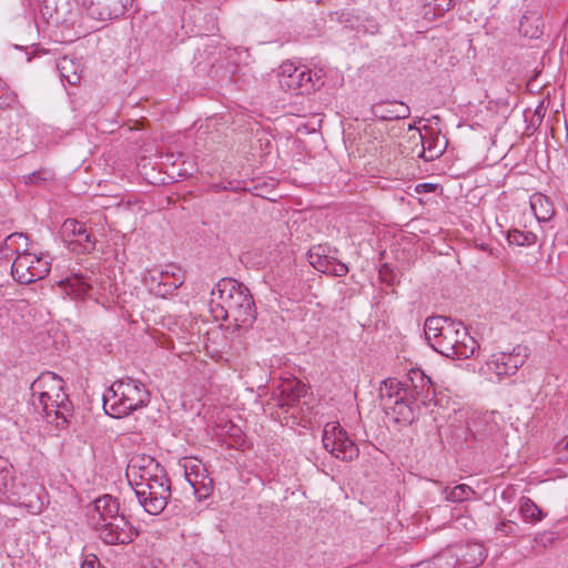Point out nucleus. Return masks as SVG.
<instances>
[{
	"instance_id": "obj_1",
	"label": "nucleus",
	"mask_w": 568,
	"mask_h": 568,
	"mask_svg": "<svg viewBox=\"0 0 568 568\" xmlns=\"http://www.w3.org/2000/svg\"><path fill=\"white\" fill-rule=\"evenodd\" d=\"M125 476L139 504L150 515H160L171 497V481L151 456L136 454L129 460Z\"/></svg>"
},
{
	"instance_id": "obj_2",
	"label": "nucleus",
	"mask_w": 568,
	"mask_h": 568,
	"mask_svg": "<svg viewBox=\"0 0 568 568\" xmlns=\"http://www.w3.org/2000/svg\"><path fill=\"white\" fill-rule=\"evenodd\" d=\"M125 476L139 504L150 515H160L171 497V481L151 456L136 454L129 460Z\"/></svg>"
},
{
	"instance_id": "obj_3",
	"label": "nucleus",
	"mask_w": 568,
	"mask_h": 568,
	"mask_svg": "<svg viewBox=\"0 0 568 568\" xmlns=\"http://www.w3.org/2000/svg\"><path fill=\"white\" fill-rule=\"evenodd\" d=\"M125 476L139 504L150 515H160L171 497V481L151 456L136 454L129 460Z\"/></svg>"
},
{
	"instance_id": "obj_4",
	"label": "nucleus",
	"mask_w": 568,
	"mask_h": 568,
	"mask_svg": "<svg viewBox=\"0 0 568 568\" xmlns=\"http://www.w3.org/2000/svg\"><path fill=\"white\" fill-rule=\"evenodd\" d=\"M211 312L216 321H229L246 328L255 320V305L248 288L233 278H222L211 293Z\"/></svg>"
},
{
	"instance_id": "obj_5",
	"label": "nucleus",
	"mask_w": 568,
	"mask_h": 568,
	"mask_svg": "<svg viewBox=\"0 0 568 568\" xmlns=\"http://www.w3.org/2000/svg\"><path fill=\"white\" fill-rule=\"evenodd\" d=\"M424 332L428 344L446 357L468 358L476 349L477 342L469 335L467 328L450 318L428 317L424 324Z\"/></svg>"
},
{
	"instance_id": "obj_6",
	"label": "nucleus",
	"mask_w": 568,
	"mask_h": 568,
	"mask_svg": "<svg viewBox=\"0 0 568 568\" xmlns=\"http://www.w3.org/2000/svg\"><path fill=\"white\" fill-rule=\"evenodd\" d=\"M31 405L48 423L64 428L71 413V403L64 393L63 379L52 372H44L31 384Z\"/></svg>"
},
{
	"instance_id": "obj_7",
	"label": "nucleus",
	"mask_w": 568,
	"mask_h": 568,
	"mask_svg": "<svg viewBox=\"0 0 568 568\" xmlns=\"http://www.w3.org/2000/svg\"><path fill=\"white\" fill-rule=\"evenodd\" d=\"M149 402L145 386L134 378L128 377L114 382L103 395V409L114 418L128 416Z\"/></svg>"
},
{
	"instance_id": "obj_8",
	"label": "nucleus",
	"mask_w": 568,
	"mask_h": 568,
	"mask_svg": "<svg viewBox=\"0 0 568 568\" xmlns=\"http://www.w3.org/2000/svg\"><path fill=\"white\" fill-rule=\"evenodd\" d=\"M51 270L49 254L30 251L26 246L12 262L11 275L20 284H31L44 278Z\"/></svg>"
},
{
	"instance_id": "obj_9",
	"label": "nucleus",
	"mask_w": 568,
	"mask_h": 568,
	"mask_svg": "<svg viewBox=\"0 0 568 568\" xmlns=\"http://www.w3.org/2000/svg\"><path fill=\"white\" fill-rule=\"evenodd\" d=\"M322 442L324 448L337 459L351 462L358 457L359 449L357 445L336 422L325 424Z\"/></svg>"
},
{
	"instance_id": "obj_10",
	"label": "nucleus",
	"mask_w": 568,
	"mask_h": 568,
	"mask_svg": "<svg viewBox=\"0 0 568 568\" xmlns=\"http://www.w3.org/2000/svg\"><path fill=\"white\" fill-rule=\"evenodd\" d=\"M143 282L152 294L165 298L183 284L184 274L178 265L169 264L164 268L148 270Z\"/></svg>"
},
{
	"instance_id": "obj_11",
	"label": "nucleus",
	"mask_w": 568,
	"mask_h": 568,
	"mask_svg": "<svg viewBox=\"0 0 568 568\" xmlns=\"http://www.w3.org/2000/svg\"><path fill=\"white\" fill-rule=\"evenodd\" d=\"M61 236L69 250L78 254H90L97 245L93 230L74 219H67L61 225Z\"/></svg>"
},
{
	"instance_id": "obj_12",
	"label": "nucleus",
	"mask_w": 568,
	"mask_h": 568,
	"mask_svg": "<svg viewBox=\"0 0 568 568\" xmlns=\"http://www.w3.org/2000/svg\"><path fill=\"white\" fill-rule=\"evenodd\" d=\"M93 529L106 545H126L132 542L138 535L136 529L123 514L105 523L98 524Z\"/></svg>"
},
{
	"instance_id": "obj_13",
	"label": "nucleus",
	"mask_w": 568,
	"mask_h": 568,
	"mask_svg": "<svg viewBox=\"0 0 568 568\" xmlns=\"http://www.w3.org/2000/svg\"><path fill=\"white\" fill-rule=\"evenodd\" d=\"M528 357L527 347L517 345L513 352H500L490 356L487 367L498 377L511 376L521 367Z\"/></svg>"
},
{
	"instance_id": "obj_14",
	"label": "nucleus",
	"mask_w": 568,
	"mask_h": 568,
	"mask_svg": "<svg viewBox=\"0 0 568 568\" xmlns=\"http://www.w3.org/2000/svg\"><path fill=\"white\" fill-rule=\"evenodd\" d=\"M280 84L287 90L297 91L298 94L315 90L311 70L305 67H295L293 63H283L278 73Z\"/></svg>"
},
{
	"instance_id": "obj_15",
	"label": "nucleus",
	"mask_w": 568,
	"mask_h": 568,
	"mask_svg": "<svg viewBox=\"0 0 568 568\" xmlns=\"http://www.w3.org/2000/svg\"><path fill=\"white\" fill-rule=\"evenodd\" d=\"M132 0H78L85 13L98 21L122 17Z\"/></svg>"
},
{
	"instance_id": "obj_16",
	"label": "nucleus",
	"mask_w": 568,
	"mask_h": 568,
	"mask_svg": "<svg viewBox=\"0 0 568 568\" xmlns=\"http://www.w3.org/2000/svg\"><path fill=\"white\" fill-rule=\"evenodd\" d=\"M403 390L424 405L435 396L430 378L420 368H413L407 373Z\"/></svg>"
},
{
	"instance_id": "obj_17",
	"label": "nucleus",
	"mask_w": 568,
	"mask_h": 568,
	"mask_svg": "<svg viewBox=\"0 0 568 568\" xmlns=\"http://www.w3.org/2000/svg\"><path fill=\"white\" fill-rule=\"evenodd\" d=\"M94 282V273L82 270H72L70 274L60 282V286L67 294L74 298H83L92 288Z\"/></svg>"
},
{
	"instance_id": "obj_18",
	"label": "nucleus",
	"mask_w": 568,
	"mask_h": 568,
	"mask_svg": "<svg viewBox=\"0 0 568 568\" xmlns=\"http://www.w3.org/2000/svg\"><path fill=\"white\" fill-rule=\"evenodd\" d=\"M305 394V384L297 378H287L280 384L277 390L274 393V397L281 408H290L298 404Z\"/></svg>"
},
{
	"instance_id": "obj_19",
	"label": "nucleus",
	"mask_w": 568,
	"mask_h": 568,
	"mask_svg": "<svg viewBox=\"0 0 568 568\" xmlns=\"http://www.w3.org/2000/svg\"><path fill=\"white\" fill-rule=\"evenodd\" d=\"M120 515V504L118 499L111 495H103L94 500L93 508L89 513L90 525L93 528L98 526V524L105 523Z\"/></svg>"
},
{
	"instance_id": "obj_20",
	"label": "nucleus",
	"mask_w": 568,
	"mask_h": 568,
	"mask_svg": "<svg viewBox=\"0 0 568 568\" xmlns=\"http://www.w3.org/2000/svg\"><path fill=\"white\" fill-rule=\"evenodd\" d=\"M14 477L12 465L7 458L0 456V501L14 504L18 496L13 491Z\"/></svg>"
},
{
	"instance_id": "obj_21",
	"label": "nucleus",
	"mask_w": 568,
	"mask_h": 568,
	"mask_svg": "<svg viewBox=\"0 0 568 568\" xmlns=\"http://www.w3.org/2000/svg\"><path fill=\"white\" fill-rule=\"evenodd\" d=\"M373 114L385 121L406 119L410 114L409 106L403 102H381L373 105Z\"/></svg>"
},
{
	"instance_id": "obj_22",
	"label": "nucleus",
	"mask_w": 568,
	"mask_h": 568,
	"mask_svg": "<svg viewBox=\"0 0 568 568\" xmlns=\"http://www.w3.org/2000/svg\"><path fill=\"white\" fill-rule=\"evenodd\" d=\"M544 21L537 11L526 12L519 22V32L529 39H538L542 34Z\"/></svg>"
},
{
	"instance_id": "obj_23",
	"label": "nucleus",
	"mask_w": 568,
	"mask_h": 568,
	"mask_svg": "<svg viewBox=\"0 0 568 568\" xmlns=\"http://www.w3.org/2000/svg\"><path fill=\"white\" fill-rule=\"evenodd\" d=\"M530 207L539 222H548L555 214L552 202L541 193H535L530 196Z\"/></svg>"
},
{
	"instance_id": "obj_24",
	"label": "nucleus",
	"mask_w": 568,
	"mask_h": 568,
	"mask_svg": "<svg viewBox=\"0 0 568 568\" xmlns=\"http://www.w3.org/2000/svg\"><path fill=\"white\" fill-rule=\"evenodd\" d=\"M28 236L24 233L14 232L8 235L0 247L3 252V257L9 258L13 254L19 255L26 246H29Z\"/></svg>"
},
{
	"instance_id": "obj_25",
	"label": "nucleus",
	"mask_w": 568,
	"mask_h": 568,
	"mask_svg": "<svg viewBox=\"0 0 568 568\" xmlns=\"http://www.w3.org/2000/svg\"><path fill=\"white\" fill-rule=\"evenodd\" d=\"M519 513L524 520L530 524H537L544 518L542 510L529 497L520 499Z\"/></svg>"
},
{
	"instance_id": "obj_26",
	"label": "nucleus",
	"mask_w": 568,
	"mask_h": 568,
	"mask_svg": "<svg viewBox=\"0 0 568 568\" xmlns=\"http://www.w3.org/2000/svg\"><path fill=\"white\" fill-rule=\"evenodd\" d=\"M333 257H329L325 254V248L322 246H316L308 252V261L311 265L322 273H327L331 267V262Z\"/></svg>"
},
{
	"instance_id": "obj_27",
	"label": "nucleus",
	"mask_w": 568,
	"mask_h": 568,
	"mask_svg": "<svg viewBox=\"0 0 568 568\" xmlns=\"http://www.w3.org/2000/svg\"><path fill=\"white\" fill-rule=\"evenodd\" d=\"M58 69L60 70L61 78L68 83L75 85L79 83L81 77L75 70V65L71 59L63 57L59 63Z\"/></svg>"
},
{
	"instance_id": "obj_28",
	"label": "nucleus",
	"mask_w": 568,
	"mask_h": 568,
	"mask_svg": "<svg viewBox=\"0 0 568 568\" xmlns=\"http://www.w3.org/2000/svg\"><path fill=\"white\" fill-rule=\"evenodd\" d=\"M507 240L510 244L530 246L536 243L537 236L529 231L511 230L508 232Z\"/></svg>"
},
{
	"instance_id": "obj_29",
	"label": "nucleus",
	"mask_w": 568,
	"mask_h": 568,
	"mask_svg": "<svg viewBox=\"0 0 568 568\" xmlns=\"http://www.w3.org/2000/svg\"><path fill=\"white\" fill-rule=\"evenodd\" d=\"M446 499L453 503H462L468 500L475 494L473 488L466 484H460L452 489H445Z\"/></svg>"
},
{
	"instance_id": "obj_30",
	"label": "nucleus",
	"mask_w": 568,
	"mask_h": 568,
	"mask_svg": "<svg viewBox=\"0 0 568 568\" xmlns=\"http://www.w3.org/2000/svg\"><path fill=\"white\" fill-rule=\"evenodd\" d=\"M491 429L493 426L490 425L489 430ZM468 430L469 438L478 444H484L490 436V432L487 430V425L481 420H475Z\"/></svg>"
},
{
	"instance_id": "obj_31",
	"label": "nucleus",
	"mask_w": 568,
	"mask_h": 568,
	"mask_svg": "<svg viewBox=\"0 0 568 568\" xmlns=\"http://www.w3.org/2000/svg\"><path fill=\"white\" fill-rule=\"evenodd\" d=\"M184 471H185V478L186 480L192 484H199V478L202 477V475H205V469L201 465V463L196 459L192 460L189 459L183 465Z\"/></svg>"
},
{
	"instance_id": "obj_32",
	"label": "nucleus",
	"mask_w": 568,
	"mask_h": 568,
	"mask_svg": "<svg viewBox=\"0 0 568 568\" xmlns=\"http://www.w3.org/2000/svg\"><path fill=\"white\" fill-rule=\"evenodd\" d=\"M455 0H427L425 7L428 8L425 11V16L433 14V17L442 16L446 11L450 10Z\"/></svg>"
},
{
	"instance_id": "obj_33",
	"label": "nucleus",
	"mask_w": 568,
	"mask_h": 568,
	"mask_svg": "<svg viewBox=\"0 0 568 568\" xmlns=\"http://www.w3.org/2000/svg\"><path fill=\"white\" fill-rule=\"evenodd\" d=\"M419 138L423 146L420 156L424 158L426 161H432L443 153V150L440 148L433 143L430 139L425 138L420 132Z\"/></svg>"
},
{
	"instance_id": "obj_34",
	"label": "nucleus",
	"mask_w": 568,
	"mask_h": 568,
	"mask_svg": "<svg viewBox=\"0 0 568 568\" xmlns=\"http://www.w3.org/2000/svg\"><path fill=\"white\" fill-rule=\"evenodd\" d=\"M193 488V493L195 497L201 500L207 498L212 493V479H210L206 475H202L199 478V484H190Z\"/></svg>"
},
{
	"instance_id": "obj_35",
	"label": "nucleus",
	"mask_w": 568,
	"mask_h": 568,
	"mask_svg": "<svg viewBox=\"0 0 568 568\" xmlns=\"http://www.w3.org/2000/svg\"><path fill=\"white\" fill-rule=\"evenodd\" d=\"M464 557L473 567H477L484 562L486 555L483 546L473 545L467 548V552L464 555Z\"/></svg>"
},
{
	"instance_id": "obj_36",
	"label": "nucleus",
	"mask_w": 568,
	"mask_h": 568,
	"mask_svg": "<svg viewBox=\"0 0 568 568\" xmlns=\"http://www.w3.org/2000/svg\"><path fill=\"white\" fill-rule=\"evenodd\" d=\"M384 386L381 388L382 397H393L399 396L400 385L402 383L395 378H388L384 383Z\"/></svg>"
},
{
	"instance_id": "obj_37",
	"label": "nucleus",
	"mask_w": 568,
	"mask_h": 568,
	"mask_svg": "<svg viewBox=\"0 0 568 568\" xmlns=\"http://www.w3.org/2000/svg\"><path fill=\"white\" fill-rule=\"evenodd\" d=\"M23 179L27 184H38L42 181H47V180L51 179V175H50V172H48L45 170H39V171H34L28 175H24Z\"/></svg>"
},
{
	"instance_id": "obj_38",
	"label": "nucleus",
	"mask_w": 568,
	"mask_h": 568,
	"mask_svg": "<svg viewBox=\"0 0 568 568\" xmlns=\"http://www.w3.org/2000/svg\"><path fill=\"white\" fill-rule=\"evenodd\" d=\"M348 272V267L346 264L337 261L336 258H332L331 267L328 268L326 274L334 275V276H345Z\"/></svg>"
},
{
	"instance_id": "obj_39",
	"label": "nucleus",
	"mask_w": 568,
	"mask_h": 568,
	"mask_svg": "<svg viewBox=\"0 0 568 568\" xmlns=\"http://www.w3.org/2000/svg\"><path fill=\"white\" fill-rule=\"evenodd\" d=\"M100 565L99 558L93 555L89 554L85 556L84 560L81 564V568H97V566Z\"/></svg>"
},
{
	"instance_id": "obj_40",
	"label": "nucleus",
	"mask_w": 568,
	"mask_h": 568,
	"mask_svg": "<svg viewBox=\"0 0 568 568\" xmlns=\"http://www.w3.org/2000/svg\"><path fill=\"white\" fill-rule=\"evenodd\" d=\"M437 185L433 183H419L415 186L416 193H430L436 190Z\"/></svg>"
},
{
	"instance_id": "obj_41",
	"label": "nucleus",
	"mask_w": 568,
	"mask_h": 568,
	"mask_svg": "<svg viewBox=\"0 0 568 568\" xmlns=\"http://www.w3.org/2000/svg\"><path fill=\"white\" fill-rule=\"evenodd\" d=\"M557 449L568 459V436L564 437L558 444Z\"/></svg>"
},
{
	"instance_id": "obj_42",
	"label": "nucleus",
	"mask_w": 568,
	"mask_h": 568,
	"mask_svg": "<svg viewBox=\"0 0 568 568\" xmlns=\"http://www.w3.org/2000/svg\"><path fill=\"white\" fill-rule=\"evenodd\" d=\"M343 21L346 23V26H347V27H351V28H358V27H357V26H355V24H354V22H353V21H351L348 18H345Z\"/></svg>"
},
{
	"instance_id": "obj_43",
	"label": "nucleus",
	"mask_w": 568,
	"mask_h": 568,
	"mask_svg": "<svg viewBox=\"0 0 568 568\" xmlns=\"http://www.w3.org/2000/svg\"><path fill=\"white\" fill-rule=\"evenodd\" d=\"M45 9H47V11L43 14L48 13L49 16H52V12L55 11L57 8L55 7L50 8L49 6H45Z\"/></svg>"
},
{
	"instance_id": "obj_44",
	"label": "nucleus",
	"mask_w": 568,
	"mask_h": 568,
	"mask_svg": "<svg viewBox=\"0 0 568 568\" xmlns=\"http://www.w3.org/2000/svg\"><path fill=\"white\" fill-rule=\"evenodd\" d=\"M506 526H507V524L503 521V523H500V524L498 525L497 529H498V530H503V528H504V527H506Z\"/></svg>"
},
{
	"instance_id": "obj_45",
	"label": "nucleus",
	"mask_w": 568,
	"mask_h": 568,
	"mask_svg": "<svg viewBox=\"0 0 568 568\" xmlns=\"http://www.w3.org/2000/svg\"><path fill=\"white\" fill-rule=\"evenodd\" d=\"M4 258L3 257V252H2V248L0 247V260Z\"/></svg>"
},
{
	"instance_id": "obj_46",
	"label": "nucleus",
	"mask_w": 568,
	"mask_h": 568,
	"mask_svg": "<svg viewBox=\"0 0 568 568\" xmlns=\"http://www.w3.org/2000/svg\"><path fill=\"white\" fill-rule=\"evenodd\" d=\"M399 400H403V397H400L399 399H396L395 400V404L398 405L399 404Z\"/></svg>"
},
{
	"instance_id": "obj_47",
	"label": "nucleus",
	"mask_w": 568,
	"mask_h": 568,
	"mask_svg": "<svg viewBox=\"0 0 568 568\" xmlns=\"http://www.w3.org/2000/svg\"><path fill=\"white\" fill-rule=\"evenodd\" d=\"M346 16L348 17L349 14L348 13H344V12L342 13V18H344Z\"/></svg>"
}]
</instances>
